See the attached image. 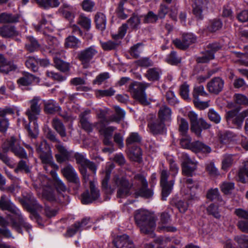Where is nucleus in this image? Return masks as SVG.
Instances as JSON below:
<instances>
[{
  "mask_svg": "<svg viewBox=\"0 0 248 248\" xmlns=\"http://www.w3.org/2000/svg\"><path fill=\"white\" fill-rule=\"evenodd\" d=\"M0 209L7 211L13 215H9L8 217L11 227L18 233H22V228H25L27 231L31 229V225L26 222L20 210L5 194L2 195L0 197Z\"/></svg>",
  "mask_w": 248,
  "mask_h": 248,
  "instance_id": "1",
  "label": "nucleus"
},
{
  "mask_svg": "<svg viewBox=\"0 0 248 248\" xmlns=\"http://www.w3.org/2000/svg\"><path fill=\"white\" fill-rule=\"evenodd\" d=\"M135 219L140 231L144 233H149L155 227L154 217L149 212L145 210H139L135 215Z\"/></svg>",
  "mask_w": 248,
  "mask_h": 248,
  "instance_id": "2",
  "label": "nucleus"
},
{
  "mask_svg": "<svg viewBox=\"0 0 248 248\" xmlns=\"http://www.w3.org/2000/svg\"><path fill=\"white\" fill-rule=\"evenodd\" d=\"M113 182L117 187V197L119 198H125L133 195L132 190L135 189V180L134 177L129 181L125 177H119L116 175L113 178Z\"/></svg>",
  "mask_w": 248,
  "mask_h": 248,
  "instance_id": "3",
  "label": "nucleus"
},
{
  "mask_svg": "<svg viewBox=\"0 0 248 248\" xmlns=\"http://www.w3.org/2000/svg\"><path fill=\"white\" fill-rule=\"evenodd\" d=\"M149 84L146 83L134 82L129 85L128 88L133 98L143 106H148L150 104L145 92Z\"/></svg>",
  "mask_w": 248,
  "mask_h": 248,
  "instance_id": "4",
  "label": "nucleus"
},
{
  "mask_svg": "<svg viewBox=\"0 0 248 248\" xmlns=\"http://www.w3.org/2000/svg\"><path fill=\"white\" fill-rule=\"evenodd\" d=\"M134 180H135V186L140 185L141 186L139 189H134L135 192L133 193V197L136 198L141 197L148 199L153 196V192L151 189L148 188L147 182L143 175L141 174L135 175Z\"/></svg>",
  "mask_w": 248,
  "mask_h": 248,
  "instance_id": "5",
  "label": "nucleus"
},
{
  "mask_svg": "<svg viewBox=\"0 0 248 248\" xmlns=\"http://www.w3.org/2000/svg\"><path fill=\"white\" fill-rule=\"evenodd\" d=\"M22 205L28 212L31 213L30 217L31 219L39 218V216L36 211L41 210L43 207L39 204L32 194H28L24 197Z\"/></svg>",
  "mask_w": 248,
  "mask_h": 248,
  "instance_id": "6",
  "label": "nucleus"
},
{
  "mask_svg": "<svg viewBox=\"0 0 248 248\" xmlns=\"http://www.w3.org/2000/svg\"><path fill=\"white\" fill-rule=\"evenodd\" d=\"M127 24H124L121 26L118 33L112 34V37L114 39L118 40L122 38L125 35L127 26L132 29L137 30L139 28L140 24V19L138 16L133 15L127 21Z\"/></svg>",
  "mask_w": 248,
  "mask_h": 248,
  "instance_id": "7",
  "label": "nucleus"
},
{
  "mask_svg": "<svg viewBox=\"0 0 248 248\" xmlns=\"http://www.w3.org/2000/svg\"><path fill=\"white\" fill-rule=\"evenodd\" d=\"M97 53L98 51L95 46H91L79 51L77 57L82 64L83 67L88 68L90 66V61Z\"/></svg>",
  "mask_w": 248,
  "mask_h": 248,
  "instance_id": "8",
  "label": "nucleus"
},
{
  "mask_svg": "<svg viewBox=\"0 0 248 248\" xmlns=\"http://www.w3.org/2000/svg\"><path fill=\"white\" fill-rule=\"evenodd\" d=\"M169 173L166 170H162L160 174V186L162 188V200L166 201L167 197L171 192L174 181H168Z\"/></svg>",
  "mask_w": 248,
  "mask_h": 248,
  "instance_id": "9",
  "label": "nucleus"
},
{
  "mask_svg": "<svg viewBox=\"0 0 248 248\" xmlns=\"http://www.w3.org/2000/svg\"><path fill=\"white\" fill-rule=\"evenodd\" d=\"M16 139L12 137L10 140H6L2 145V149L8 152L9 150L15 154V155L21 158H27V154L24 149L20 146H15Z\"/></svg>",
  "mask_w": 248,
  "mask_h": 248,
  "instance_id": "10",
  "label": "nucleus"
},
{
  "mask_svg": "<svg viewBox=\"0 0 248 248\" xmlns=\"http://www.w3.org/2000/svg\"><path fill=\"white\" fill-rule=\"evenodd\" d=\"M209 4V0H193V13L198 19H203L207 13Z\"/></svg>",
  "mask_w": 248,
  "mask_h": 248,
  "instance_id": "11",
  "label": "nucleus"
},
{
  "mask_svg": "<svg viewBox=\"0 0 248 248\" xmlns=\"http://www.w3.org/2000/svg\"><path fill=\"white\" fill-rule=\"evenodd\" d=\"M41 98L39 96H35L30 101V107L26 111L30 122L36 120L37 116L41 111L40 105L39 104Z\"/></svg>",
  "mask_w": 248,
  "mask_h": 248,
  "instance_id": "12",
  "label": "nucleus"
},
{
  "mask_svg": "<svg viewBox=\"0 0 248 248\" xmlns=\"http://www.w3.org/2000/svg\"><path fill=\"white\" fill-rule=\"evenodd\" d=\"M221 48L220 45L217 43L209 44L207 46V50L203 53L201 57L197 58V61L199 63H206L211 60L214 59V53Z\"/></svg>",
  "mask_w": 248,
  "mask_h": 248,
  "instance_id": "13",
  "label": "nucleus"
},
{
  "mask_svg": "<svg viewBox=\"0 0 248 248\" xmlns=\"http://www.w3.org/2000/svg\"><path fill=\"white\" fill-rule=\"evenodd\" d=\"M90 192L86 191L82 194L81 202L83 204H89L96 200L100 196L99 190L93 182H90Z\"/></svg>",
  "mask_w": 248,
  "mask_h": 248,
  "instance_id": "14",
  "label": "nucleus"
},
{
  "mask_svg": "<svg viewBox=\"0 0 248 248\" xmlns=\"http://www.w3.org/2000/svg\"><path fill=\"white\" fill-rule=\"evenodd\" d=\"M61 172L68 182L74 183L78 186H80V180L78 173L71 164H68L61 169Z\"/></svg>",
  "mask_w": 248,
  "mask_h": 248,
  "instance_id": "15",
  "label": "nucleus"
},
{
  "mask_svg": "<svg viewBox=\"0 0 248 248\" xmlns=\"http://www.w3.org/2000/svg\"><path fill=\"white\" fill-rule=\"evenodd\" d=\"M182 171L184 175L191 176L197 168V163L186 154L182 155Z\"/></svg>",
  "mask_w": 248,
  "mask_h": 248,
  "instance_id": "16",
  "label": "nucleus"
},
{
  "mask_svg": "<svg viewBox=\"0 0 248 248\" xmlns=\"http://www.w3.org/2000/svg\"><path fill=\"white\" fill-rule=\"evenodd\" d=\"M224 80L219 77L212 78L207 84L206 88L211 93L218 94L223 89Z\"/></svg>",
  "mask_w": 248,
  "mask_h": 248,
  "instance_id": "17",
  "label": "nucleus"
},
{
  "mask_svg": "<svg viewBox=\"0 0 248 248\" xmlns=\"http://www.w3.org/2000/svg\"><path fill=\"white\" fill-rule=\"evenodd\" d=\"M74 158L77 163L79 165V170L82 176L84 181L85 182H87L89 180V175L87 173L86 164H87L89 160L86 159L83 154L79 153L75 154Z\"/></svg>",
  "mask_w": 248,
  "mask_h": 248,
  "instance_id": "18",
  "label": "nucleus"
},
{
  "mask_svg": "<svg viewBox=\"0 0 248 248\" xmlns=\"http://www.w3.org/2000/svg\"><path fill=\"white\" fill-rule=\"evenodd\" d=\"M106 124L97 126L96 127L98 130L99 133L104 136V144L106 145H109L112 143L110 140L112 138L113 132L116 129V127L112 126L106 127Z\"/></svg>",
  "mask_w": 248,
  "mask_h": 248,
  "instance_id": "19",
  "label": "nucleus"
},
{
  "mask_svg": "<svg viewBox=\"0 0 248 248\" xmlns=\"http://www.w3.org/2000/svg\"><path fill=\"white\" fill-rule=\"evenodd\" d=\"M113 242L116 248H134L133 241L125 234L117 236Z\"/></svg>",
  "mask_w": 248,
  "mask_h": 248,
  "instance_id": "20",
  "label": "nucleus"
},
{
  "mask_svg": "<svg viewBox=\"0 0 248 248\" xmlns=\"http://www.w3.org/2000/svg\"><path fill=\"white\" fill-rule=\"evenodd\" d=\"M90 113L91 110L87 109L81 112L79 116V122L82 128L88 133L93 131V126L94 125L89 121Z\"/></svg>",
  "mask_w": 248,
  "mask_h": 248,
  "instance_id": "21",
  "label": "nucleus"
},
{
  "mask_svg": "<svg viewBox=\"0 0 248 248\" xmlns=\"http://www.w3.org/2000/svg\"><path fill=\"white\" fill-rule=\"evenodd\" d=\"M162 119H158L148 124L150 132L154 135L163 134L166 130L165 125Z\"/></svg>",
  "mask_w": 248,
  "mask_h": 248,
  "instance_id": "22",
  "label": "nucleus"
},
{
  "mask_svg": "<svg viewBox=\"0 0 248 248\" xmlns=\"http://www.w3.org/2000/svg\"><path fill=\"white\" fill-rule=\"evenodd\" d=\"M188 118L190 121L191 131L197 136L200 137L201 135L202 130L198 126L199 119L197 114L192 111H190L188 114Z\"/></svg>",
  "mask_w": 248,
  "mask_h": 248,
  "instance_id": "23",
  "label": "nucleus"
},
{
  "mask_svg": "<svg viewBox=\"0 0 248 248\" xmlns=\"http://www.w3.org/2000/svg\"><path fill=\"white\" fill-rule=\"evenodd\" d=\"M56 147L60 153L55 155V157L58 162L62 163L69 160L71 153L66 150L64 146L62 144H57L56 145Z\"/></svg>",
  "mask_w": 248,
  "mask_h": 248,
  "instance_id": "24",
  "label": "nucleus"
},
{
  "mask_svg": "<svg viewBox=\"0 0 248 248\" xmlns=\"http://www.w3.org/2000/svg\"><path fill=\"white\" fill-rule=\"evenodd\" d=\"M18 34V32L14 26L4 25L0 27V36L3 38H11Z\"/></svg>",
  "mask_w": 248,
  "mask_h": 248,
  "instance_id": "25",
  "label": "nucleus"
},
{
  "mask_svg": "<svg viewBox=\"0 0 248 248\" xmlns=\"http://www.w3.org/2000/svg\"><path fill=\"white\" fill-rule=\"evenodd\" d=\"M94 22L97 29L101 31H103L106 29L107 18L104 13L97 12L94 16Z\"/></svg>",
  "mask_w": 248,
  "mask_h": 248,
  "instance_id": "26",
  "label": "nucleus"
},
{
  "mask_svg": "<svg viewBox=\"0 0 248 248\" xmlns=\"http://www.w3.org/2000/svg\"><path fill=\"white\" fill-rule=\"evenodd\" d=\"M141 141V137L137 132L131 133L126 140V148H131L133 146H137Z\"/></svg>",
  "mask_w": 248,
  "mask_h": 248,
  "instance_id": "27",
  "label": "nucleus"
},
{
  "mask_svg": "<svg viewBox=\"0 0 248 248\" xmlns=\"http://www.w3.org/2000/svg\"><path fill=\"white\" fill-rule=\"evenodd\" d=\"M52 126L61 138L66 136V128L62 122L57 118H54L52 121Z\"/></svg>",
  "mask_w": 248,
  "mask_h": 248,
  "instance_id": "28",
  "label": "nucleus"
},
{
  "mask_svg": "<svg viewBox=\"0 0 248 248\" xmlns=\"http://www.w3.org/2000/svg\"><path fill=\"white\" fill-rule=\"evenodd\" d=\"M211 148L207 145L200 141L193 142L192 151L195 153H202L209 154L211 152Z\"/></svg>",
  "mask_w": 248,
  "mask_h": 248,
  "instance_id": "29",
  "label": "nucleus"
},
{
  "mask_svg": "<svg viewBox=\"0 0 248 248\" xmlns=\"http://www.w3.org/2000/svg\"><path fill=\"white\" fill-rule=\"evenodd\" d=\"M127 154L131 160L139 162L142 155L141 149L138 146H133L131 148H127Z\"/></svg>",
  "mask_w": 248,
  "mask_h": 248,
  "instance_id": "30",
  "label": "nucleus"
},
{
  "mask_svg": "<svg viewBox=\"0 0 248 248\" xmlns=\"http://www.w3.org/2000/svg\"><path fill=\"white\" fill-rule=\"evenodd\" d=\"M107 109H100L98 111L97 116L99 120L94 123V126L96 127L105 124H108L112 122L110 120V116L108 118L107 117Z\"/></svg>",
  "mask_w": 248,
  "mask_h": 248,
  "instance_id": "31",
  "label": "nucleus"
},
{
  "mask_svg": "<svg viewBox=\"0 0 248 248\" xmlns=\"http://www.w3.org/2000/svg\"><path fill=\"white\" fill-rule=\"evenodd\" d=\"M26 43L25 44L26 49L30 52H33L39 49L40 46L38 41L32 36L26 37Z\"/></svg>",
  "mask_w": 248,
  "mask_h": 248,
  "instance_id": "32",
  "label": "nucleus"
},
{
  "mask_svg": "<svg viewBox=\"0 0 248 248\" xmlns=\"http://www.w3.org/2000/svg\"><path fill=\"white\" fill-rule=\"evenodd\" d=\"M19 20V16L17 15H13L7 13H3L0 14V23H15Z\"/></svg>",
  "mask_w": 248,
  "mask_h": 248,
  "instance_id": "33",
  "label": "nucleus"
},
{
  "mask_svg": "<svg viewBox=\"0 0 248 248\" xmlns=\"http://www.w3.org/2000/svg\"><path fill=\"white\" fill-rule=\"evenodd\" d=\"M50 172L53 177L54 185L57 190L60 193L66 191L67 189V187L63 182L59 178L55 172L51 170Z\"/></svg>",
  "mask_w": 248,
  "mask_h": 248,
  "instance_id": "34",
  "label": "nucleus"
},
{
  "mask_svg": "<svg viewBox=\"0 0 248 248\" xmlns=\"http://www.w3.org/2000/svg\"><path fill=\"white\" fill-rule=\"evenodd\" d=\"M44 106L45 111L47 113L53 114L61 110L60 107L53 100H49L45 102Z\"/></svg>",
  "mask_w": 248,
  "mask_h": 248,
  "instance_id": "35",
  "label": "nucleus"
},
{
  "mask_svg": "<svg viewBox=\"0 0 248 248\" xmlns=\"http://www.w3.org/2000/svg\"><path fill=\"white\" fill-rule=\"evenodd\" d=\"M161 70L156 67L149 68L145 74V77L150 81H156L159 79Z\"/></svg>",
  "mask_w": 248,
  "mask_h": 248,
  "instance_id": "36",
  "label": "nucleus"
},
{
  "mask_svg": "<svg viewBox=\"0 0 248 248\" xmlns=\"http://www.w3.org/2000/svg\"><path fill=\"white\" fill-rule=\"evenodd\" d=\"M40 7L48 9L51 7H57L60 5L59 0H35Z\"/></svg>",
  "mask_w": 248,
  "mask_h": 248,
  "instance_id": "37",
  "label": "nucleus"
},
{
  "mask_svg": "<svg viewBox=\"0 0 248 248\" xmlns=\"http://www.w3.org/2000/svg\"><path fill=\"white\" fill-rule=\"evenodd\" d=\"M110 172L107 170L102 180V187L105 192L111 194L114 191V189L108 186V182L110 179Z\"/></svg>",
  "mask_w": 248,
  "mask_h": 248,
  "instance_id": "38",
  "label": "nucleus"
},
{
  "mask_svg": "<svg viewBox=\"0 0 248 248\" xmlns=\"http://www.w3.org/2000/svg\"><path fill=\"white\" fill-rule=\"evenodd\" d=\"M35 77L30 73H26L23 77L19 78L17 83L19 86H27L30 85L35 80Z\"/></svg>",
  "mask_w": 248,
  "mask_h": 248,
  "instance_id": "39",
  "label": "nucleus"
},
{
  "mask_svg": "<svg viewBox=\"0 0 248 248\" xmlns=\"http://www.w3.org/2000/svg\"><path fill=\"white\" fill-rule=\"evenodd\" d=\"M114 108L115 114L110 116V120L112 122L119 123L124 118L125 112L124 110L121 108L119 106H115Z\"/></svg>",
  "mask_w": 248,
  "mask_h": 248,
  "instance_id": "40",
  "label": "nucleus"
},
{
  "mask_svg": "<svg viewBox=\"0 0 248 248\" xmlns=\"http://www.w3.org/2000/svg\"><path fill=\"white\" fill-rule=\"evenodd\" d=\"M77 23L84 29L88 31L91 27V20L89 17L80 15L78 18Z\"/></svg>",
  "mask_w": 248,
  "mask_h": 248,
  "instance_id": "41",
  "label": "nucleus"
},
{
  "mask_svg": "<svg viewBox=\"0 0 248 248\" xmlns=\"http://www.w3.org/2000/svg\"><path fill=\"white\" fill-rule=\"evenodd\" d=\"M54 62L55 67L60 71L65 72L69 70V64L58 58H54Z\"/></svg>",
  "mask_w": 248,
  "mask_h": 248,
  "instance_id": "42",
  "label": "nucleus"
},
{
  "mask_svg": "<svg viewBox=\"0 0 248 248\" xmlns=\"http://www.w3.org/2000/svg\"><path fill=\"white\" fill-rule=\"evenodd\" d=\"M80 43L79 40L74 36H69L65 39V46L66 47L78 48Z\"/></svg>",
  "mask_w": 248,
  "mask_h": 248,
  "instance_id": "43",
  "label": "nucleus"
},
{
  "mask_svg": "<svg viewBox=\"0 0 248 248\" xmlns=\"http://www.w3.org/2000/svg\"><path fill=\"white\" fill-rule=\"evenodd\" d=\"M26 66L31 69L33 72H36L38 70V59L33 56H29L25 62Z\"/></svg>",
  "mask_w": 248,
  "mask_h": 248,
  "instance_id": "44",
  "label": "nucleus"
},
{
  "mask_svg": "<svg viewBox=\"0 0 248 248\" xmlns=\"http://www.w3.org/2000/svg\"><path fill=\"white\" fill-rule=\"evenodd\" d=\"M234 240L239 248H248V235L242 234L234 237Z\"/></svg>",
  "mask_w": 248,
  "mask_h": 248,
  "instance_id": "45",
  "label": "nucleus"
},
{
  "mask_svg": "<svg viewBox=\"0 0 248 248\" xmlns=\"http://www.w3.org/2000/svg\"><path fill=\"white\" fill-rule=\"evenodd\" d=\"M171 111L170 109L164 105L162 106L158 112V117L163 120H169L170 118Z\"/></svg>",
  "mask_w": 248,
  "mask_h": 248,
  "instance_id": "46",
  "label": "nucleus"
},
{
  "mask_svg": "<svg viewBox=\"0 0 248 248\" xmlns=\"http://www.w3.org/2000/svg\"><path fill=\"white\" fill-rule=\"evenodd\" d=\"M43 197L50 202L56 201L54 191L50 187L44 188L42 193Z\"/></svg>",
  "mask_w": 248,
  "mask_h": 248,
  "instance_id": "47",
  "label": "nucleus"
},
{
  "mask_svg": "<svg viewBox=\"0 0 248 248\" xmlns=\"http://www.w3.org/2000/svg\"><path fill=\"white\" fill-rule=\"evenodd\" d=\"M143 17V21L144 23H154L158 19L157 15L154 13L153 11H149L147 14L141 16Z\"/></svg>",
  "mask_w": 248,
  "mask_h": 248,
  "instance_id": "48",
  "label": "nucleus"
},
{
  "mask_svg": "<svg viewBox=\"0 0 248 248\" xmlns=\"http://www.w3.org/2000/svg\"><path fill=\"white\" fill-rule=\"evenodd\" d=\"M115 93V91L112 88L107 90H97L95 91V95L97 98L111 96Z\"/></svg>",
  "mask_w": 248,
  "mask_h": 248,
  "instance_id": "49",
  "label": "nucleus"
},
{
  "mask_svg": "<svg viewBox=\"0 0 248 248\" xmlns=\"http://www.w3.org/2000/svg\"><path fill=\"white\" fill-rule=\"evenodd\" d=\"M120 41H108L106 42H101V46L104 50L109 51L115 49L120 45Z\"/></svg>",
  "mask_w": 248,
  "mask_h": 248,
  "instance_id": "50",
  "label": "nucleus"
},
{
  "mask_svg": "<svg viewBox=\"0 0 248 248\" xmlns=\"http://www.w3.org/2000/svg\"><path fill=\"white\" fill-rule=\"evenodd\" d=\"M127 3V0H120L117 9L116 10V13L118 16L123 19H124L127 17V15L124 13V4Z\"/></svg>",
  "mask_w": 248,
  "mask_h": 248,
  "instance_id": "51",
  "label": "nucleus"
},
{
  "mask_svg": "<svg viewBox=\"0 0 248 248\" xmlns=\"http://www.w3.org/2000/svg\"><path fill=\"white\" fill-rule=\"evenodd\" d=\"M245 175L248 177V160L245 162L243 168L241 169L238 173L239 181L243 183L247 182Z\"/></svg>",
  "mask_w": 248,
  "mask_h": 248,
  "instance_id": "52",
  "label": "nucleus"
},
{
  "mask_svg": "<svg viewBox=\"0 0 248 248\" xmlns=\"http://www.w3.org/2000/svg\"><path fill=\"white\" fill-rule=\"evenodd\" d=\"M33 124V127L31 129L29 124H27L25 126V128L27 129L28 132V134L31 138H36L38 135V126L37 124L36 120L32 121Z\"/></svg>",
  "mask_w": 248,
  "mask_h": 248,
  "instance_id": "53",
  "label": "nucleus"
},
{
  "mask_svg": "<svg viewBox=\"0 0 248 248\" xmlns=\"http://www.w3.org/2000/svg\"><path fill=\"white\" fill-rule=\"evenodd\" d=\"M207 96L208 94L205 91L204 87L202 85L195 86L193 92L194 99H198L199 96Z\"/></svg>",
  "mask_w": 248,
  "mask_h": 248,
  "instance_id": "54",
  "label": "nucleus"
},
{
  "mask_svg": "<svg viewBox=\"0 0 248 248\" xmlns=\"http://www.w3.org/2000/svg\"><path fill=\"white\" fill-rule=\"evenodd\" d=\"M16 66L10 62L6 61L5 63H3L0 66V72L2 73L7 74L9 72L14 70L16 69Z\"/></svg>",
  "mask_w": 248,
  "mask_h": 248,
  "instance_id": "55",
  "label": "nucleus"
},
{
  "mask_svg": "<svg viewBox=\"0 0 248 248\" xmlns=\"http://www.w3.org/2000/svg\"><path fill=\"white\" fill-rule=\"evenodd\" d=\"M222 23L219 19H214L210 22L208 29L211 32H215L222 28Z\"/></svg>",
  "mask_w": 248,
  "mask_h": 248,
  "instance_id": "56",
  "label": "nucleus"
},
{
  "mask_svg": "<svg viewBox=\"0 0 248 248\" xmlns=\"http://www.w3.org/2000/svg\"><path fill=\"white\" fill-rule=\"evenodd\" d=\"M166 61L169 64L176 65L180 62L181 59L177 57L176 52L173 51L167 56Z\"/></svg>",
  "mask_w": 248,
  "mask_h": 248,
  "instance_id": "57",
  "label": "nucleus"
},
{
  "mask_svg": "<svg viewBox=\"0 0 248 248\" xmlns=\"http://www.w3.org/2000/svg\"><path fill=\"white\" fill-rule=\"evenodd\" d=\"M205 169L211 176H217L219 173L213 161H209L205 164Z\"/></svg>",
  "mask_w": 248,
  "mask_h": 248,
  "instance_id": "58",
  "label": "nucleus"
},
{
  "mask_svg": "<svg viewBox=\"0 0 248 248\" xmlns=\"http://www.w3.org/2000/svg\"><path fill=\"white\" fill-rule=\"evenodd\" d=\"M234 188V184L232 182H224L220 186L221 190L225 194L231 193Z\"/></svg>",
  "mask_w": 248,
  "mask_h": 248,
  "instance_id": "59",
  "label": "nucleus"
},
{
  "mask_svg": "<svg viewBox=\"0 0 248 248\" xmlns=\"http://www.w3.org/2000/svg\"><path fill=\"white\" fill-rule=\"evenodd\" d=\"M208 117L211 121L217 124L219 123L221 121V117L219 114L213 108L209 110Z\"/></svg>",
  "mask_w": 248,
  "mask_h": 248,
  "instance_id": "60",
  "label": "nucleus"
},
{
  "mask_svg": "<svg viewBox=\"0 0 248 248\" xmlns=\"http://www.w3.org/2000/svg\"><path fill=\"white\" fill-rule=\"evenodd\" d=\"M233 159L232 155H226L224 156L223 159L222 161V169L224 170H227L230 168L232 163Z\"/></svg>",
  "mask_w": 248,
  "mask_h": 248,
  "instance_id": "61",
  "label": "nucleus"
},
{
  "mask_svg": "<svg viewBox=\"0 0 248 248\" xmlns=\"http://www.w3.org/2000/svg\"><path fill=\"white\" fill-rule=\"evenodd\" d=\"M40 158L42 162L46 165H51L52 163V157L51 156L50 151L42 153L39 155Z\"/></svg>",
  "mask_w": 248,
  "mask_h": 248,
  "instance_id": "62",
  "label": "nucleus"
},
{
  "mask_svg": "<svg viewBox=\"0 0 248 248\" xmlns=\"http://www.w3.org/2000/svg\"><path fill=\"white\" fill-rule=\"evenodd\" d=\"M136 63L139 66L148 67L153 65V62L148 57L140 58L136 62Z\"/></svg>",
  "mask_w": 248,
  "mask_h": 248,
  "instance_id": "63",
  "label": "nucleus"
},
{
  "mask_svg": "<svg viewBox=\"0 0 248 248\" xmlns=\"http://www.w3.org/2000/svg\"><path fill=\"white\" fill-rule=\"evenodd\" d=\"M35 145L36 152L39 155L50 150L49 147L46 141H42L39 144L36 143Z\"/></svg>",
  "mask_w": 248,
  "mask_h": 248,
  "instance_id": "64",
  "label": "nucleus"
}]
</instances>
